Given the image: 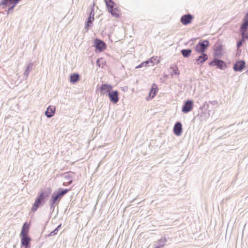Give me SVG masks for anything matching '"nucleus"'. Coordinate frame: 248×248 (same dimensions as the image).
<instances>
[{
  "instance_id": "f257e3e1",
  "label": "nucleus",
  "mask_w": 248,
  "mask_h": 248,
  "mask_svg": "<svg viewBox=\"0 0 248 248\" xmlns=\"http://www.w3.org/2000/svg\"><path fill=\"white\" fill-rule=\"evenodd\" d=\"M52 191L51 187H47L41 189L38 193L35 201L32 205L31 210L32 212H35L39 207H42L45 204Z\"/></svg>"
},
{
  "instance_id": "f03ea898",
  "label": "nucleus",
  "mask_w": 248,
  "mask_h": 248,
  "mask_svg": "<svg viewBox=\"0 0 248 248\" xmlns=\"http://www.w3.org/2000/svg\"><path fill=\"white\" fill-rule=\"evenodd\" d=\"M240 40L245 43L248 40V12L246 13L242 20V23L239 29Z\"/></svg>"
},
{
  "instance_id": "7ed1b4c3",
  "label": "nucleus",
  "mask_w": 248,
  "mask_h": 248,
  "mask_svg": "<svg viewBox=\"0 0 248 248\" xmlns=\"http://www.w3.org/2000/svg\"><path fill=\"white\" fill-rule=\"evenodd\" d=\"M210 44L208 40H201L194 46V50L198 53H205Z\"/></svg>"
},
{
  "instance_id": "20e7f679",
  "label": "nucleus",
  "mask_w": 248,
  "mask_h": 248,
  "mask_svg": "<svg viewBox=\"0 0 248 248\" xmlns=\"http://www.w3.org/2000/svg\"><path fill=\"white\" fill-rule=\"evenodd\" d=\"M70 190V189L59 188L52 194L50 198L59 203L62 198Z\"/></svg>"
},
{
  "instance_id": "39448f33",
  "label": "nucleus",
  "mask_w": 248,
  "mask_h": 248,
  "mask_svg": "<svg viewBox=\"0 0 248 248\" xmlns=\"http://www.w3.org/2000/svg\"><path fill=\"white\" fill-rule=\"evenodd\" d=\"M210 66H216L217 68L224 70L227 68L226 63L220 59H213L209 63Z\"/></svg>"
},
{
  "instance_id": "423d86ee",
  "label": "nucleus",
  "mask_w": 248,
  "mask_h": 248,
  "mask_svg": "<svg viewBox=\"0 0 248 248\" xmlns=\"http://www.w3.org/2000/svg\"><path fill=\"white\" fill-rule=\"evenodd\" d=\"M95 48L96 52H101L107 48L106 43L100 39L96 38L93 40V44L92 46Z\"/></svg>"
},
{
  "instance_id": "0eeeda50",
  "label": "nucleus",
  "mask_w": 248,
  "mask_h": 248,
  "mask_svg": "<svg viewBox=\"0 0 248 248\" xmlns=\"http://www.w3.org/2000/svg\"><path fill=\"white\" fill-rule=\"evenodd\" d=\"M98 90L100 92V95H108L113 89V86L108 83H102L100 86L97 85Z\"/></svg>"
},
{
  "instance_id": "6e6552de",
  "label": "nucleus",
  "mask_w": 248,
  "mask_h": 248,
  "mask_svg": "<svg viewBox=\"0 0 248 248\" xmlns=\"http://www.w3.org/2000/svg\"><path fill=\"white\" fill-rule=\"evenodd\" d=\"M246 67V62L244 60H237L233 63L232 69L236 72H241Z\"/></svg>"
},
{
  "instance_id": "1a4fd4ad",
  "label": "nucleus",
  "mask_w": 248,
  "mask_h": 248,
  "mask_svg": "<svg viewBox=\"0 0 248 248\" xmlns=\"http://www.w3.org/2000/svg\"><path fill=\"white\" fill-rule=\"evenodd\" d=\"M193 106L194 101L191 99H187L184 102L182 111L184 113H187L192 110Z\"/></svg>"
},
{
  "instance_id": "9d476101",
  "label": "nucleus",
  "mask_w": 248,
  "mask_h": 248,
  "mask_svg": "<svg viewBox=\"0 0 248 248\" xmlns=\"http://www.w3.org/2000/svg\"><path fill=\"white\" fill-rule=\"evenodd\" d=\"M111 103L113 104H117L119 100V92L113 89L107 95Z\"/></svg>"
},
{
  "instance_id": "9b49d317",
  "label": "nucleus",
  "mask_w": 248,
  "mask_h": 248,
  "mask_svg": "<svg viewBox=\"0 0 248 248\" xmlns=\"http://www.w3.org/2000/svg\"><path fill=\"white\" fill-rule=\"evenodd\" d=\"M21 248H31V238L30 236H20Z\"/></svg>"
},
{
  "instance_id": "f8f14e48",
  "label": "nucleus",
  "mask_w": 248,
  "mask_h": 248,
  "mask_svg": "<svg viewBox=\"0 0 248 248\" xmlns=\"http://www.w3.org/2000/svg\"><path fill=\"white\" fill-rule=\"evenodd\" d=\"M194 18L193 15L190 14H187L181 16L180 21L184 25H187L192 22Z\"/></svg>"
},
{
  "instance_id": "ddd939ff",
  "label": "nucleus",
  "mask_w": 248,
  "mask_h": 248,
  "mask_svg": "<svg viewBox=\"0 0 248 248\" xmlns=\"http://www.w3.org/2000/svg\"><path fill=\"white\" fill-rule=\"evenodd\" d=\"M158 88L157 85L155 83H153L150 90L149 95L147 97V100L149 101L151 100L154 97H155L158 92Z\"/></svg>"
},
{
  "instance_id": "4468645a",
  "label": "nucleus",
  "mask_w": 248,
  "mask_h": 248,
  "mask_svg": "<svg viewBox=\"0 0 248 248\" xmlns=\"http://www.w3.org/2000/svg\"><path fill=\"white\" fill-rule=\"evenodd\" d=\"M173 132L174 134L177 136H180L183 132L182 124L180 121H177L173 126Z\"/></svg>"
},
{
  "instance_id": "2eb2a0df",
  "label": "nucleus",
  "mask_w": 248,
  "mask_h": 248,
  "mask_svg": "<svg viewBox=\"0 0 248 248\" xmlns=\"http://www.w3.org/2000/svg\"><path fill=\"white\" fill-rule=\"evenodd\" d=\"M200 54L201 55L196 58L195 60L198 65H202L204 62L208 60V57L207 54L205 53Z\"/></svg>"
},
{
  "instance_id": "dca6fc26",
  "label": "nucleus",
  "mask_w": 248,
  "mask_h": 248,
  "mask_svg": "<svg viewBox=\"0 0 248 248\" xmlns=\"http://www.w3.org/2000/svg\"><path fill=\"white\" fill-rule=\"evenodd\" d=\"M56 110L55 107L53 106H49L45 112V114L47 118H50L55 114Z\"/></svg>"
},
{
  "instance_id": "f3484780",
  "label": "nucleus",
  "mask_w": 248,
  "mask_h": 248,
  "mask_svg": "<svg viewBox=\"0 0 248 248\" xmlns=\"http://www.w3.org/2000/svg\"><path fill=\"white\" fill-rule=\"evenodd\" d=\"M30 226L27 223L25 222L21 228V231L20 233V236H29L28 233L29 232Z\"/></svg>"
},
{
  "instance_id": "a211bd4d",
  "label": "nucleus",
  "mask_w": 248,
  "mask_h": 248,
  "mask_svg": "<svg viewBox=\"0 0 248 248\" xmlns=\"http://www.w3.org/2000/svg\"><path fill=\"white\" fill-rule=\"evenodd\" d=\"M94 20V18L88 17L85 22L84 28L86 30V31H88L93 26V22Z\"/></svg>"
},
{
  "instance_id": "6ab92c4d",
  "label": "nucleus",
  "mask_w": 248,
  "mask_h": 248,
  "mask_svg": "<svg viewBox=\"0 0 248 248\" xmlns=\"http://www.w3.org/2000/svg\"><path fill=\"white\" fill-rule=\"evenodd\" d=\"M14 3V0H1L0 2V7L4 9L9 5H13Z\"/></svg>"
},
{
  "instance_id": "aec40b11",
  "label": "nucleus",
  "mask_w": 248,
  "mask_h": 248,
  "mask_svg": "<svg viewBox=\"0 0 248 248\" xmlns=\"http://www.w3.org/2000/svg\"><path fill=\"white\" fill-rule=\"evenodd\" d=\"M80 78V75L78 73H74L70 75L69 81L70 83L75 84L78 82Z\"/></svg>"
},
{
  "instance_id": "412c9836",
  "label": "nucleus",
  "mask_w": 248,
  "mask_h": 248,
  "mask_svg": "<svg viewBox=\"0 0 248 248\" xmlns=\"http://www.w3.org/2000/svg\"><path fill=\"white\" fill-rule=\"evenodd\" d=\"M167 242V239L166 237H162L156 241L155 247L157 248H163Z\"/></svg>"
},
{
  "instance_id": "4be33fe9",
  "label": "nucleus",
  "mask_w": 248,
  "mask_h": 248,
  "mask_svg": "<svg viewBox=\"0 0 248 248\" xmlns=\"http://www.w3.org/2000/svg\"><path fill=\"white\" fill-rule=\"evenodd\" d=\"M49 205L50 206V215L53 213V212L54 211L55 206L56 205H58L59 203L55 201V200H53L50 198L49 201ZM49 217H51V216Z\"/></svg>"
},
{
  "instance_id": "5701e85b",
  "label": "nucleus",
  "mask_w": 248,
  "mask_h": 248,
  "mask_svg": "<svg viewBox=\"0 0 248 248\" xmlns=\"http://www.w3.org/2000/svg\"><path fill=\"white\" fill-rule=\"evenodd\" d=\"M33 65L32 62H30L26 66V69L24 73V76L25 77V79H27L30 72L32 70Z\"/></svg>"
},
{
  "instance_id": "b1692460",
  "label": "nucleus",
  "mask_w": 248,
  "mask_h": 248,
  "mask_svg": "<svg viewBox=\"0 0 248 248\" xmlns=\"http://www.w3.org/2000/svg\"><path fill=\"white\" fill-rule=\"evenodd\" d=\"M180 52L184 58H188L191 55L192 49L190 48L182 49L181 50Z\"/></svg>"
},
{
  "instance_id": "393cba45",
  "label": "nucleus",
  "mask_w": 248,
  "mask_h": 248,
  "mask_svg": "<svg viewBox=\"0 0 248 248\" xmlns=\"http://www.w3.org/2000/svg\"><path fill=\"white\" fill-rule=\"evenodd\" d=\"M74 174L73 172L66 173L64 176V178L65 180H68L67 183L68 185H70L73 182V175Z\"/></svg>"
},
{
  "instance_id": "a878e982",
  "label": "nucleus",
  "mask_w": 248,
  "mask_h": 248,
  "mask_svg": "<svg viewBox=\"0 0 248 248\" xmlns=\"http://www.w3.org/2000/svg\"><path fill=\"white\" fill-rule=\"evenodd\" d=\"M106 5L108 10V11L112 10V9L114 10V9L117 8L116 3L113 0L108 2L107 4H106Z\"/></svg>"
},
{
  "instance_id": "bb28decb",
  "label": "nucleus",
  "mask_w": 248,
  "mask_h": 248,
  "mask_svg": "<svg viewBox=\"0 0 248 248\" xmlns=\"http://www.w3.org/2000/svg\"><path fill=\"white\" fill-rule=\"evenodd\" d=\"M170 69L172 70V72L171 73L170 75L171 77H173V75L179 76L180 75V72L179 71L178 68L177 66H175L174 67L171 66Z\"/></svg>"
},
{
  "instance_id": "cd10ccee",
  "label": "nucleus",
  "mask_w": 248,
  "mask_h": 248,
  "mask_svg": "<svg viewBox=\"0 0 248 248\" xmlns=\"http://www.w3.org/2000/svg\"><path fill=\"white\" fill-rule=\"evenodd\" d=\"M222 53L221 50H216L214 52L213 59H220L222 56Z\"/></svg>"
},
{
  "instance_id": "c85d7f7f",
  "label": "nucleus",
  "mask_w": 248,
  "mask_h": 248,
  "mask_svg": "<svg viewBox=\"0 0 248 248\" xmlns=\"http://www.w3.org/2000/svg\"><path fill=\"white\" fill-rule=\"evenodd\" d=\"M109 13L111 14V15L115 17H119L120 15L119 14V11L117 9V8H116L115 9H112V10H110L108 11Z\"/></svg>"
},
{
  "instance_id": "c756f323",
  "label": "nucleus",
  "mask_w": 248,
  "mask_h": 248,
  "mask_svg": "<svg viewBox=\"0 0 248 248\" xmlns=\"http://www.w3.org/2000/svg\"><path fill=\"white\" fill-rule=\"evenodd\" d=\"M210 108V103L209 102L208 103L205 102L202 107H201L200 108V109H201V111H202V112L203 111H207L209 108Z\"/></svg>"
},
{
  "instance_id": "7c9ffc66",
  "label": "nucleus",
  "mask_w": 248,
  "mask_h": 248,
  "mask_svg": "<svg viewBox=\"0 0 248 248\" xmlns=\"http://www.w3.org/2000/svg\"><path fill=\"white\" fill-rule=\"evenodd\" d=\"M194 115H195L193 120L196 119L197 117H198L199 116H200V117L204 118L206 116V112L203 111L202 113V111H201V114H200L199 111L198 112L197 114L195 113V112L193 113Z\"/></svg>"
},
{
  "instance_id": "2f4dec72",
  "label": "nucleus",
  "mask_w": 248,
  "mask_h": 248,
  "mask_svg": "<svg viewBox=\"0 0 248 248\" xmlns=\"http://www.w3.org/2000/svg\"><path fill=\"white\" fill-rule=\"evenodd\" d=\"M149 66H150V64H149L148 61H147V60H146L144 62H142L139 65L136 66L135 68L138 69V68H140L141 67H143L144 66L148 67Z\"/></svg>"
},
{
  "instance_id": "473e14b6",
  "label": "nucleus",
  "mask_w": 248,
  "mask_h": 248,
  "mask_svg": "<svg viewBox=\"0 0 248 248\" xmlns=\"http://www.w3.org/2000/svg\"><path fill=\"white\" fill-rule=\"evenodd\" d=\"M90 12L89 13L88 17L91 18H94V4L92 5L90 7Z\"/></svg>"
},
{
  "instance_id": "72a5a7b5",
  "label": "nucleus",
  "mask_w": 248,
  "mask_h": 248,
  "mask_svg": "<svg viewBox=\"0 0 248 248\" xmlns=\"http://www.w3.org/2000/svg\"><path fill=\"white\" fill-rule=\"evenodd\" d=\"M16 5L15 3H13V5H9L8 7V9L7 10V14L9 15L10 12L12 11H13L14 9V8L16 7Z\"/></svg>"
},
{
  "instance_id": "f704fd0d",
  "label": "nucleus",
  "mask_w": 248,
  "mask_h": 248,
  "mask_svg": "<svg viewBox=\"0 0 248 248\" xmlns=\"http://www.w3.org/2000/svg\"><path fill=\"white\" fill-rule=\"evenodd\" d=\"M245 43L244 42H243L242 40L239 39L237 41L236 43V47L237 48H240V47L243 45V44Z\"/></svg>"
},
{
  "instance_id": "c9c22d12",
  "label": "nucleus",
  "mask_w": 248,
  "mask_h": 248,
  "mask_svg": "<svg viewBox=\"0 0 248 248\" xmlns=\"http://www.w3.org/2000/svg\"><path fill=\"white\" fill-rule=\"evenodd\" d=\"M58 232L57 231V230H55V229L53 231L51 232L47 236L48 237H49V236L55 235L58 233Z\"/></svg>"
},
{
  "instance_id": "e433bc0d",
  "label": "nucleus",
  "mask_w": 248,
  "mask_h": 248,
  "mask_svg": "<svg viewBox=\"0 0 248 248\" xmlns=\"http://www.w3.org/2000/svg\"><path fill=\"white\" fill-rule=\"evenodd\" d=\"M154 60H155V59L154 58V57H151L150 59H148L147 61H148L149 64H150V63H151L152 65H154Z\"/></svg>"
},
{
  "instance_id": "4c0bfd02",
  "label": "nucleus",
  "mask_w": 248,
  "mask_h": 248,
  "mask_svg": "<svg viewBox=\"0 0 248 248\" xmlns=\"http://www.w3.org/2000/svg\"><path fill=\"white\" fill-rule=\"evenodd\" d=\"M236 51H237V53H236V56L239 57L240 55V54L241 53V49L239 48V49L237 48Z\"/></svg>"
},
{
  "instance_id": "58836bf2",
  "label": "nucleus",
  "mask_w": 248,
  "mask_h": 248,
  "mask_svg": "<svg viewBox=\"0 0 248 248\" xmlns=\"http://www.w3.org/2000/svg\"><path fill=\"white\" fill-rule=\"evenodd\" d=\"M209 103L210 104H211L212 105H217V103H218V102L216 100H214V101H209Z\"/></svg>"
},
{
  "instance_id": "ea45409f",
  "label": "nucleus",
  "mask_w": 248,
  "mask_h": 248,
  "mask_svg": "<svg viewBox=\"0 0 248 248\" xmlns=\"http://www.w3.org/2000/svg\"><path fill=\"white\" fill-rule=\"evenodd\" d=\"M62 226V224H60L56 228L55 230H57V231L58 232L59 230L61 229Z\"/></svg>"
},
{
  "instance_id": "a19ab883",
  "label": "nucleus",
  "mask_w": 248,
  "mask_h": 248,
  "mask_svg": "<svg viewBox=\"0 0 248 248\" xmlns=\"http://www.w3.org/2000/svg\"><path fill=\"white\" fill-rule=\"evenodd\" d=\"M21 0H14V3L17 5Z\"/></svg>"
},
{
  "instance_id": "79ce46f5",
  "label": "nucleus",
  "mask_w": 248,
  "mask_h": 248,
  "mask_svg": "<svg viewBox=\"0 0 248 248\" xmlns=\"http://www.w3.org/2000/svg\"><path fill=\"white\" fill-rule=\"evenodd\" d=\"M112 0H104L106 4H107L108 2L111 1Z\"/></svg>"
},
{
  "instance_id": "37998d69",
  "label": "nucleus",
  "mask_w": 248,
  "mask_h": 248,
  "mask_svg": "<svg viewBox=\"0 0 248 248\" xmlns=\"http://www.w3.org/2000/svg\"><path fill=\"white\" fill-rule=\"evenodd\" d=\"M168 76L167 75H165L164 76V78H168Z\"/></svg>"
},
{
  "instance_id": "c03bdc74",
  "label": "nucleus",
  "mask_w": 248,
  "mask_h": 248,
  "mask_svg": "<svg viewBox=\"0 0 248 248\" xmlns=\"http://www.w3.org/2000/svg\"><path fill=\"white\" fill-rule=\"evenodd\" d=\"M196 39H191L190 40V41H193L194 40H195Z\"/></svg>"
},
{
  "instance_id": "a18cd8bd",
  "label": "nucleus",
  "mask_w": 248,
  "mask_h": 248,
  "mask_svg": "<svg viewBox=\"0 0 248 248\" xmlns=\"http://www.w3.org/2000/svg\"><path fill=\"white\" fill-rule=\"evenodd\" d=\"M98 62H99V59H98V60H97V61H96V63H97V64H98Z\"/></svg>"
}]
</instances>
